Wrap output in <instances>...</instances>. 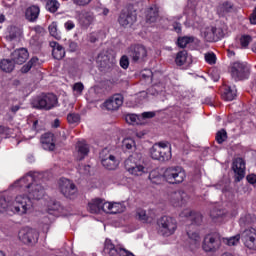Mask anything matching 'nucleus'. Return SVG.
<instances>
[{"instance_id":"nucleus-36","label":"nucleus","mask_w":256,"mask_h":256,"mask_svg":"<svg viewBox=\"0 0 256 256\" xmlns=\"http://www.w3.org/2000/svg\"><path fill=\"white\" fill-rule=\"evenodd\" d=\"M239 239H241V235L237 234L236 236L228 238H222L223 243L229 245L230 247L233 245H237L239 243Z\"/></svg>"},{"instance_id":"nucleus-8","label":"nucleus","mask_w":256,"mask_h":256,"mask_svg":"<svg viewBox=\"0 0 256 256\" xmlns=\"http://www.w3.org/2000/svg\"><path fill=\"white\" fill-rule=\"evenodd\" d=\"M33 208V202L29 196L19 195L15 198L14 211L18 215H25L29 209Z\"/></svg>"},{"instance_id":"nucleus-35","label":"nucleus","mask_w":256,"mask_h":256,"mask_svg":"<svg viewBox=\"0 0 256 256\" xmlns=\"http://www.w3.org/2000/svg\"><path fill=\"white\" fill-rule=\"evenodd\" d=\"M216 141L219 145L227 141V131L225 129H221L216 133Z\"/></svg>"},{"instance_id":"nucleus-5","label":"nucleus","mask_w":256,"mask_h":256,"mask_svg":"<svg viewBox=\"0 0 256 256\" xmlns=\"http://www.w3.org/2000/svg\"><path fill=\"white\" fill-rule=\"evenodd\" d=\"M128 55L132 63H145L147 61V48L141 44L131 45L128 48Z\"/></svg>"},{"instance_id":"nucleus-30","label":"nucleus","mask_w":256,"mask_h":256,"mask_svg":"<svg viewBox=\"0 0 256 256\" xmlns=\"http://www.w3.org/2000/svg\"><path fill=\"white\" fill-rule=\"evenodd\" d=\"M78 161H83L86 157V155H89V146L87 144H83L81 142L78 143Z\"/></svg>"},{"instance_id":"nucleus-19","label":"nucleus","mask_w":256,"mask_h":256,"mask_svg":"<svg viewBox=\"0 0 256 256\" xmlns=\"http://www.w3.org/2000/svg\"><path fill=\"white\" fill-rule=\"evenodd\" d=\"M181 217H187L191 221V225H201L203 223V215L199 212L185 211L181 213Z\"/></svg>"},{"instance_id":"nucleus-2","label":"nucleus","mask_w":256,"mask_h":256,"mask_svg":"<svg viewBox=\"0 0 256 256\" xmlns=\"http://www.w3.org/2000/svg\"><path fill=\"white\" fill-rule=\"evenodd\" d=\"M157 225L159 227V233L164 237L173 235L177 229V221H175V218L169 216H162L158 219Z\"/></svg>"},{"instance_id":"nucleus-11","label":"nucleus","mask_w":256,"mask_h":256,"mask_svg":"<svg viewBox=\"0 0 256 256\" xmlns=\"http://www.w3.org/2000/svg\"><path fill=\"white\" fill-rule=\"evenodd\" d=\"M241 241L247 249L256 251V229L248 228L241 233Z\"/></svg>"},{"instance_id":"nucleus-53","label":"nucleus","mask_w":256,"mask_h":256,"mask_svg":"<svg viewBox=\"0 0 256 256\" xmlns=\"http://www.w3.org/2000/svg\"><path fill=\"white\" fill-rule=\"evenodd\" d=\"M60 207H61V204L59 202H53V204L48 207V213L50 215H53L52 211H59Z\"/></svg>"},{"instance_id":"nucleus-61","label":"nucleus","mask_w":256,"mask_h":256,"mask_svg":"<svg viewBox=\"0 0 256 256\" xmlns=\"http://www.w3.org/2000/svg\"><path fill=\"white\" fill-rule=\"evenodd\" d=\"M155 112H144L142 113V119H153Z\"/></svg>"},{"instance_id":"nucleus-37","label":"nucleus","mask_w":256,"mask_h":256,"mask_svg":"<svg viewBox=\"0 0 256 256\" xmlns=\"http://www.w3.org/2000/svg\"><path fill=\"white\" fill-rule=\"evenodd\" d=\"M149 179L154 185H159L161 184V180L163 179V176L159 175L157 171H152L149 174Z\"/></svg>"},{"instance_id":"nucleus-54","label":"nucleus","mask_w":256,"mask_h":256,"mask_svg":"<svg viewBox=\"0 0 256 256\" xmlns=\"http://www.w3.org/2000/svg\"><path fill=\"white\" fill-rule=\"evenodd\" d=\"M112 99H113L114 103L118 105V107H121V105H123V96L122 95L117 94Z\"/></svg>"},{"instance_id":"nucleus-31","label":"nucleus","mask_w":256,"mask_h":256,"mask_svg":"<svg viewBox=\"0 0 256 256\" xmlns=\"http://www.w3.org/2000/svg\"><path fill=\"white\" fill-rule=\"evenodd\" d=\"M187 55V50H182L178 52L175 59L176 65H178L179 67L185 65V63L187 62Z\"/></svg>"},{"instance_id":"nucleus-7","label":"nucleus","mask_w":256,"mask_h":256,"mask_svg":"<svg viewBox=\"0 0 256 256\" xmlns=\"http://www.w3.org/2000/svg\"><path fill=\"white\" fill-rule=\"evenodd\" d=\"M135 21H137V12L131 5L124 8L118 18V22L122 27L133 25Z\"/></svg>"},{"instance_id":"nucleus-23","label":"nucleus","mask_w":256,"mask_h":256,"mask_svg":"<svg viewBox=\"0 0 256 256\" xmlns=\"http://www.w3.org/2000/svg\"><path fill=\"white\" fill-rule=\"evenodd\" d=\"M39 7L38 6H30L29 8L26 9L25 12V17L28 21H37L38 17H39Z\"/></svg>"},{"instance_id":"nucleus-43","label":"nucleus","mask_w":256,"mask_h":256,"mask_svg":"<svg viewBox=\"0 0 256 256\" xmlns=\"http://www.w3.org/2000/svg\"><path fill=\"white\" fill-rule=\"evenodd\" d=\"M104 105L108 111H117V109H119L118 105L115 103V101L112 98L107 100L104 103Z\"/></svg>"},{"instance_id":"nucleus-27","label":"nucleus","mask_w":256,"mask_h":256,"mask_svg":"<svg viewBox=\"0 0 256 256\" xmlns=\"http://www.w3.org/2000/svg\"><path fill=\"white\" fill-rule=\"evenodd\" d=\"M101 204H102V199H94L88 204V209L90 213H101Z\"/></svg>"},{"instance_id":"nucleus-60","label":"nucleus","mask_w":256,"mask_h":256,"mask_svg":"<svg viewBox=\"0 0 256 256\" xmlns=\"http://www.w3.org/2000/svg\"><path fill=\"white\" fill-rule=\"evenodd\" d=\"M75 5L85 6L91 3V0H73Z\"/></svg>"},{"instance_id":"nucleus-16","label":"nucleus","mask_w":256,"mask_h":256,"mask_svg":"<svg viewBox=\"0 0 256 256\" xmlns=\"http://www.w3.org/2000/svg\"><path fill=\"white\" fill-rule=\"evenodd\" d=\"M232 169L235 173V183H239L245 178V160L243 158L234 159Z\"/></svg>"},{"instance_id":"nucleus-59","label":"nucleus","mask_w":256,"mask_h":256,"mask_svg":"<svg viewBox=\"0 0 256 256\" xmlns=\"http://www.w3.org/2000/svg\"><path fill=\"white\" fill-rule=\"evenodd\" d=\"M248 183H250L251 185H255V182H256V175L255 174H249L247 177H246Z\"/></svg>"},{"instance_id":"nucleus-26","label":"nucleus","mask_w":256,"mask_h":256,"mask_svg":"<svg viewBox=\"0 0 256 256\" xmlns=\"http://www.w3.org/2000/svg\"><path fill=\"white\" fill-rule=\"evenodd\" d=\"M233 11V5L229 2H224L217 7V14L219 17H225L227 13Z\"/></svg>"},{"instance_id":"nucleus-63","label":"nucleus","mask_w":256,"mask_h":256,"mask_svg":"<svg viewBox=\"0 0 256 256\" xmlns=\"http://www.w3.org/2000/svg\"><path fill=\"white\" fill-rule=\"evenodd\" d=\"M130 157H134V161H137V163H139V161H141V159L143 158V155L139 152H136L130 155Z\"/></svg>"},{"instance_id":"nucleus-52","label":"nucleus","mask_w":256,"mask_h":256,"mask_svg":"<svg viewBox=\"0 0 256 256\" xmlns=\"http://www.w3.org/2000/svg\"><path fill=\"white\" fill-rule=\"evenodd\" d=\"M187 235L189 237V239H191L192 241H194V243H199V241H201V236H199V233L197 232H187Z\"/></svg>"},{"instance_id":"nucleus-28","label":"nucleus","mask_w":256,"mask_h":256,"mask_svg":"<svg viewBox=\"0 0 256 256\" xmlns=\"http://www.w3.org/2000/svg\"><path fill=\"white\" fill-rule=\"evenodd\" d=\"M8 33H9V35L6 36V39H8V41H13V40L17 39V37L22 35L23 32L21 31V28H19L17 26H10L8 28Z\"/></svg>"},{"instance_id":"nucleus-32","label":"nucleus","mask_w":256,"mask_h":256,"mask_svg":"<svg viewBox=\"0 0 256 256\" xmlns=\"http://www.w3.org/2000/svg\"><path fill=\"white\" fill-rule=\"evenodd\" d=\"M29 183H33V176L31 175H27L19 180H17L14 185L15 187H25L27 188V185H29Z\"/></svg>"},{"instance_id":"nucleus-41","label":"nucleus","mask_w":256,"mask_h":256,"mask_svg":"<svg viewBox=\"0 0 256 256\" xmlns=\"http://www.w3.org/2000/svg\"><path fill=\"white\" fill-rule=\"evenodd\" d=\"M126 119V123H128L129 125H139V117L137 116V114H128L125 117Z\"/></svg>"},{"instance_id":"nucleus-22","label":"nucleus","mask_w":256,"mask_h":256,"mask_svg":"<svg viewBox=\"0 0 256 256\" xmlns=\"http://www.w3.org/2000/svg\"><path fill=\"white\" fill-rule=\"evenodd\" d=\"M53 141V134H44L41 139L42 147L46 151H55V143Z\"/></svg>"},{"instance_id":"nucleus-21","label":"nucleus","mask_w":256,"mask_h":256,"mask_svg":"<svg viewBox=\"0 0 256 256\" xmlns=\"http://www.w3.org/2000/svg\"><path fill=\"white\" fill-rule=\"evenodd\" d=\"M101 163L105 169H108V171H115V169L119 167V161H117L113 155H110L107 158H102Z\"/></svg>"},{"instance_id":"nucleus-50","label":"nucleus","mask_w":256,"mask_h":256,"mask_svg":"<svg viewBox=\"0 0 256 256\" xmlns=\"http://www.w3.org/2000/svg\"><path fill=\"white\" fill-rule=\"evenodd\" d=\"M120 67H122V69H129V56L123 55L120 58Z\"/></svg>"},{"instance_id":"nucleus-48","label":"nucleus","mask_w":256,"mask_h":256,"mask_svg":"<svg viewBox=\"0 0 256 256\" xmlns=\"http://www.w3.org/2000/svg\"><path fill=\"white\" fill-rule=\"evenodd\" d=\"M123 209H121V204L120 203H113L112 208L110 210L111 215H117V213H122Z\"/></svg>"},{"instance_id":"nucleus-51","label":"nucleus","mask_w":256,"mask_h":256,"mask_svg":"<svg viewBox=\"0 0 256 256\" xmlns=\"http://www.w3.org/2000/svg\"><path fill=\"white\" fill-rule=\"evenodd\" d=\"M49 33L52 37H55V39H59L58 34H57V23L53 22L50 26H49Z\"/></svg>"},{"instance_id":"nucleus-18","label":"nucleus","mask_w":256,"mask_h":256,"mask_svg":"<svg viewBox=\"0 0 256 256\" xmlns=\"http://www.w3.org/2000/svg\"><path fill=\"white\" fill-rule=\"evenodd\" d=\"M11 59L16 65H23L29 59V52L25 48H20L11 53Z\"/></svg>"},{"instance_id":"nucleus-40","label":"nucleus","mask_w":256,"mask_h":256,"mask_svg":"<svg viewBox=\"0 0 256 256\" xmlns=\"http://www.w3.org/2000/svg\"><path fill=\"white\" fill-rule=\"evenodd\" d=\"M235 97H237V93L234 92L231 87H229L228 89H226V91L223 94V98L225 99V101H233V99H235Z\"/></svg>"},{"instance_id":"nucleus-33","label":"nucleus","mask_w":256,"mask_h":256,"mask_svg":"<svg viewBox=\"0 0 256 256\" xmlns=\"http://www.w3.org/2000/svg\"><path fill=\"white\" fill-rule=\"evenodd\" d=\"M193 41H194L193 37L185 36V37H182V38H178L177 45L181 49H185V47H187V45H189V43H193Z\"/></svg>"},{"instance_id":"nucleus-6","label":"nucleus","mask_w":256,"mask_h":256,"mask_svg":"<svg viewBox=\"0 0 256 256\" xmlns=\"http://www.w3.org/2000/svg\"><path fill=\"white\" fill-rule=\"evenodd\" d=\"M221 235L218 233L208 234L205 236L202 248L206 253H215L221 247Z\"/></svg>"},{"instance_id":"nucleus-62","label":"nucleus","mask_w":256,"mask_h":256,"mask_svg":"<svg viewBox=\"0 0 256 256\" xmlns=\"http://www.w3.org/2000/svg\"><path fill=\"white\" fill-rule=\"evenodd\" d=\"M251 25H256V8H254L252 14L250 15Z\"/></svg>"},{"instance_id":"nucleus-25","label":"nucleus","mask_w":256,"mask_h":256,"mask_svg":"<svg viewBox=\"0 0 256 256\" xmlns=\"http://www.w3.org/2000/svg\"><path fill=\"white\" fill-rule=\"evenodd\" d=\"M0 69L4 71V73H12L15 69V62L11 59H3L0 61Z\"/></svg>"},{"instance_id":"nucleus-64","label":"nucleus","mask_w":256,"mask_h":256,"mask_svg":"<svg viewBox=\"0 0 256 256\" xmlns=\"http://www.w3.org/2000/svg\"><path fill=\"white\" fill-rule=\"evenodd\" d=\"M77 47H78L77 42H70L69 43V49L72 53L77 51Z\"/></svg>"},{"instance_id":"nucleus-12","label":"nucleus","mask_w":256,"mask_h":256,"mask_svg":"<svg viewBox=\"0 0 256 256\" xmlns=\"http://www.w3.org/2000/svg\"><path fill=\"white\" fill-rule=\"evenodd\" d=\"M231 75L235 81H243L249 77V68L241 62H235L231 67Z\"/></svg>"},{"instance_id":"nucleus-9","label":"nucleus","mask_w":256,"mask_h":256,"mask_svg":"<svg viewBox=\"0 0 256 256\" xmlns=\"http://www.w3.org/2000/svg\"><path fill=\"white\" fill-rule=\"evenodd\" d=\"M59 189L66 199H75L77 197V186L67 178L60 179Z\"/></svg>"},{"instance_id":"nucleus-58","label":"nucleus","mask_w":256,"mask_h":256,"mask_svg":"<svg viewBox=\"0 0 256 256\" xmlns=\"http://www.w3.org/2000/svg\"><path fill=\"white\" fill-rule=\"evenodd\" d=\"M158 85H154L152 87H150L148 89V93H150V95H159V91L157 90L158 89Z\"/></svg>"},{"instance_id":"nucleus-55","label":"nucleus","mask_w":256,"mask_h":256,"mask_svg":"<svg viewBox=\"0 0 256 256\" xmlns=\"http://www.w3.org/2000/svg\"><path fill=\"white\" fill-rule=\"evenodd\" d=\"M7 207H8V204L5 197H0V213H3V211H5Z\"/></svg>"},{"instance_id":"nucleus-38","label":"nucleus","mask_w":256,"mask_h":256,"mask_svg":"<svg viewBox=\"0 0 256 256\" xmlns=\"http://www.w3.org/2000/svg\"><path fill=\"white\" fill-rule=\"evenodd\" d=\"M46 9L50 11V13H55L57 9H59V2H57V0H49L46 3Z\"/></svg>"},{"instance_id":"nucleus-10","label":"nucleus","mask_w":256,"mask_h":256,"mask_svg":"<svg viewBox=\"0 0 256 256\" xmlns=\"http://www.w3.org/2000/svg\"><path fill=\"white\" fill-rule=\"evenodd\" d=\"M150 155L152 159L165 163V161H169V159H171V148H164L154 144L150 149Z\"/></svg>"},{"instance_id":"nucleus-17","label":"nucleus","mask_w":256,"mask_h":256,"mask_svg":"<svg viewBox=\"0 0 256 256\" xmlns=\"http://www.w3.org/2000/svg\"><path fill=\"white\" fill-rule=\"evenodd\" d=\"M187 199H189V196L183 190L171 194V203L174 207H183L187 203Z\"/></svg>"},{"instance_id":"nucleus-20","label":"nucleus","mask_w":256,"mask_h":256,"mask_svg":"<svg viewBox=\"0 0 256 256\" xmlns=\"http://www.w3.org/2000/svg\"><path fill=\"white\" fill-rule=\"evenodd\" d=\"M50 47L52 48V56L54 59L61 61V59L65 57V48H63V46H61L58 42H50Z\"/></svg>"},{"instance_id":"nucleus-47","label":"nucleus","mask_w":256,"mask_h":256,"mask_svg":"<svg viewBox=\"0 0 256 256\" xmlns=\"http://www.w3.org/2000/svg\"><path fill=\"white\" fill-rule=\"evenodd\" d=\"M205 61H207L210 65H215L217 63V56L214 53L205 54Z\"/></svg>"},{"instance_id":"nucleus-14","label":"nucleus","mask_w":256,"mask_h":256,"mask_svg":"<svg viewBox=\"0 0 256 256\" xmlns=\"http://www.w3.org/2000/svg\"><path fill=\"white\" fill-rule=\"evenodd\" d=\"M111 51L103 50L98 54L97 63L100 71L107 72L113 67V61L111 60Z\"/></svg>"},{"instance_id":"nucleus-13","label":"nucleus","mask_w":256,"mask_h":256,"mask_svg":"<svg viewBox=\"0 0 256 256\" xmlns=\"http://www.w3.org/2000/svg\"><path fill=\"white\" fill-rule=\"evenodd\" d=\"M124 167L128 173H131V175H136L137 177L145 173V167L139 164L136 160H134V157L131 156L125 160Z\"/></svg>"},{"instance_id":"nucleus-24","label":"nucleus","mask_w":256,"mask_h":256,"mask_svg":"<svg viewBox=\"0 0 256 256\" xmlns=\"http://www.w3.org/2000/svg\"><path fill=\"white\" fill-rule=\"evenodd\" d=\"M95 16L91 12H84L80 16V25L82 27H89L93 23Z\"/></svg>"},{"instance_id":"nucleus-49","label":"nucleus","mask_w":256,"mask_h":256,"mask_svg":"<svg viewBox=\"0 0 256 256\" xmlns=\"http://www.w3.org/2000/svg\"><path fill=\"white\" fill-rule=\"evenodd\" d=\"M210 217L215 221V219H220V217H223V212L219 209H213L210 211Z\"/></svg>"},{"instance_id":"nucleus-57","label":"nucleus","mask_w":256,"mask_h":256,"mask_svg":"<svg viewBox=\"0 0 256 256\" xmlns=\"http://www.w3.org/2000/svg\"><path fill=\"white\" fill-rule=\"evenodd\" d=\"M143 79H149L153 77V72L150 69H145L142 73Z\"/></svg>"},{"instance_id":"nucleus-3","label":"nucleus","mask_w":256,"mask_h":256,"mask_svg":"<svg viewBox=\"0 0 256 256\" xmlns=\"http://www.w3.org/2000/svg\"><path fill=\"white\" fill-rule=\"evenodd\" d=\"M163 177L167 183H171L172 185L183 183L185 181V170L179 166L170 167L165 170Z\"/></svg>"},{"instance_id":"nucleus-56","label":"nucleus","mask_w":256,"mask_h":256,"mask_svg":"<svg viewBox=\"0 0 256 256\" xmlns=\"http://www.w3.org/2000/svg\"><path fill=\"white\" fill-rule=\"evenodd\" d=\"M84 89H85V86H83V83L81 82L75 83L73 86V90L78 91V93H83Z\"/></svg>"},{"instance_id":"nucleus-29","label":"nucleus","mask_w":256,"mask_h":256,"mask_svg":"<svg viewBox=\"0 0 256 256\" xmlns=\"http://www.w3.org/2000/svg\"><path fill=\"white\" fill-rule=\"evenodd\" d=\"M157 17H159V11L157 8H149L146 12V21L147 23H155L157 21Z\"/></svg>"},{"instance_id":"nucleus-34","label":"nucleus","mask_w":256,"mask_h":256,"mask_svg":"<svg viewBox=\"0 0 256 256\" xmlns=\"http://www.w3.org/2000/svg\"><path fill=\"white\" fill-rule=\"evenodd\" d=\"M39 59L37 57H33L31 60L27 62L22 68H21V73H29L31 71L33 65L37 63Z\"/></svg>"},{"instance_id":"nucleus-1","label":"nucleus","mask_w":256,"mask_h":256,"mask_svg":"<svg viewBox=\"0 0 256 256\" xmlns=\"http://www.w3.org/2000/svg\"><path fill=\"white\" fill-rule=\"evenodd\" d=\"M58 105L59 98L53 93L42 94L32 102L34 109H40L42 111H51V109H55Z\"/></svg>"},{"instance_id":"nucleus-45","label":"nucleus","mask_w":256,"mask_h":256,"mask_svg":"<svg viewBox=\"0 0 256 256\" xmlns=\"http://www.w3.org/2000/svg\"><path fill=\"white\" fill-rule=\"evenodd\" d=\"M122 145L126 149H133V147H135V140L131 138H126L122 141Z\"/></svg>"},{"instance_id":"nucleus-44","label":"nucleus","mask_w":256,"mask_h":256,"mask_svg":"<svg viewBox=\"0 0 256 256\" xmlns=\"http://www.w3.org/2000/svg\"><path fill=\"white\" fill-rule=\"evenodd\" d=\"M112 207L113 203L105 202V200L102 199L101 210L103 213H111Z\"/></svg>"},{"instance_id":"nucleus-46","label":"nucleus","mask_w":256,"mask_h":256,"mask_svg":"<svg viewBox=\"0 0 256 256\" xmlns=\"http://www.w3.org/2000/svg\"><path fill=\"white\" fill-rule=\"evenodd\" d=\"M80 119L81 117L79 116V114H75V113L68 114L67 116V121L70 124L79 123Z\"/></svg>"},{"instance_id":"nucleus-39","label":"nucleus","mask_w":256,"mask_h":256,"mask_svg":"<svg viewBox=\"0 0 256 256\" xmlns=\"http://www.w3.org/2000/svg\"><path fill=\"white\" fill-rule=\"evenodd\" d=\"M136 218L139 219V221H142L143 223H148L149 217L147 215V212L143 209H138L136 212Z\"/></svg>"},{"instance_id":"nucleus-4","label":"nucleus","mask_w":256,"mask_h":256,"mask_svg":"<svg viewBox=\"0 0 256 256\" xmlns=\"http://www.w3.org/2000/svg\"><path fill=\"white\" fill-rule=\"evenodd\" d=\"M18 237L20 241L24 243V245L33 247L34 245H37V242L39 241V232H37L35 229L26 227L19 231Z\"/></svg>"},{"instance_id":"nucleus-15","label":"nucleus","mask_w":256,"mask_h":256,"mask_svg":"<svg viewBox=\"0 0 256 256\" xmlns=\"http://www.w3.org/2000/svg\"><path fill=\"white\" fill-rule=\"evenodd\" d=\"M26 189H28V199L30 200L35 199L36 201H39L42 197H45V188L37 182L27 184Z\"/></svg>"},{"instance_id":"nucleus-42","label":"nucleus","mask_w":256,"mask_h":256,"mask_svg":"<svg viewBox=\"0 0 256 256\" xmlns=\"http://www.w3.org/2000/svg\"><path fill=\"white\" fill-rule=\"evenodd\" d=\"M251 41H253V38L251 37V35H243L240 38V45L244 49H247V47H249V43H251Z\"/></svg>"}]
</instances>
